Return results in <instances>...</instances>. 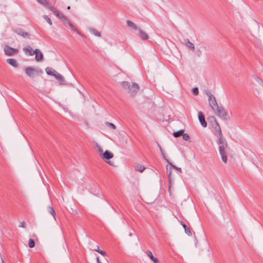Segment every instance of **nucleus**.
<instances>
[{"label":"nucleus","mask_w":263,"mask_h":263,"mask_svg":"<svg viewBox=\"0 0 263 263\" xmlns=\"http://www.w3.org/2000/svg\"><path fill=\"white\" fill-rule=\"evenodd\" d=\"M39 3L44 5L45 7L47 8L50 11H51L54 14L58 12L59 10L55 7L50 6L46 0H36Z\"/></svg>","instance_id":"nucleus-7"},{"label":"nucleus","mask_w":263,"mask_h":263,"mask_svg":"<svg viewBox=\"0 0 263 263\" xmlns=\"http://www.w3.org/2000/svg\"><path fill=\"white\" fill-rule=\"evenodd\" d=\"M193 93L195 95H197L199 93L198 89L197 87H195L192 90Z\"/></svg>","instance_id":"nucleus-34"},{"label":"nucleus","mask_w":263,"mask_h":263,"mask_svg":"<svg viewBox=\"0 0 263 263\" xmlns=\"http://www.w3.org/2000/svg\"><path fill=\"white\" fill-rule=\"evenodd\" d=\"M121 85L122 86V87L123 88H124V89H129V88L130 87V83L127 82V81H123V82H121Z\"/></svg>","instance_id":"nucleus-20"},{"label":"nucleus","mask_w":263,"mask_h":263,"mask_svg":"<svg viewBox=\"0 0 263 263\" xmlns=\"http://www.w3.org/2000/svg\"><path fill=\"white\" fill-rule=\"evenodd\" d=\"M45 70L47 74L52 76H54L56 72V71L54 69L50 67H47L45 69Z\"/></svg>","instance_id":"nucleus-18"},{"label":"nucleus","mask_w":263,"mask_h":263,"mask_svg":"<svg viewBox=\"0 0 263 263\" xmlns=\"http://www.w3.org/2000/svg\"><path fill=\"white\" fill-rule=\"evenodd\" d=\"M215 129L217 133H215V135L217 137L218 141V150L221 156L222 162L224 163H227V156L226 152V148L228 146L227 142L225 138L223 137L220 127L218 123L216 122Z\"/></svg>","instance_id":"nucleus-1"},{"label":"nucleus","mask_w":263,"mask_h":263,"mask_svg":"<svg viewBox=\"0 0 263 263\" xmlns=\"http://www.w3.org/2000/svg\"><path fill=\"white\" fill-rule=\"evenodd\" d=\"M97 261L98 263H102L101 261L100 260L99 257H97Z\"/></svg>","instance_id":"nucleus-40"},{"label":"nucleus","mask_w":263,"mask_h":263,"mask_svg":"<svg viewBox=\"0 0 263 263\" xmlns=\"http://www.w3.org/2000/svg\"><path fill=\"white\" fill-rule=\"evenodd\" d=\"M25 73L28 77L32 78L36 74L41 73L42 70L36 69L31 67H27L25 69Z\"/></svg>","instance_id":"nucleus-4"},{"label":"nucleus","mask_w":263,"mask_h":263,"mask_svg":"<svg viewBox=\"0 0 263 263\" xmlns=\"http://www.w3.org/2000/svg\"><path fill=\"white\" fill-rule=\"evenodd\" d=\"M138 30H139V33H140L139 36L141 40H148V39L149 38V36L146 33L144 32L141 29H138Z\"/></svg>","instance_id":"nucleus-14"},{"label":"nucleus","mask_w":263,"mask_h":263,"mask_svg":"<svg viewBox=\"0 0 263 263\" xmlns=\"http://www.w3.org/2000/svg\"><path fill=\"white\" fill-rule=\"evenodd\" d=\"M126 23H127V25H128V26L131 27L133 29H134V30H138V27L137 26V25L134 23L132 22L131 21L127 20V22H126Z\"/></svg>","instance_id":"nucleus-19"},{"label":"nucleus","mask_w":263,"mask_h":263,"mask_svg":"<svg viewBox=\"0 0 263 263\" xmlns=\"http://www.w3.org/2000/svg\"><path fill=\"white\" fill-rule=\"evenodd\" d=\"M67 9H70V6H68L67 7Z\"/></svg>","instance_id":"nucleus-42"},{"label":"nucleus","mask_w":263,"mask_h":263,"mask_svg":"<svg viewBox=\"0 0 263 263\" xmlns=\"http://www.w3.org/2000/svg\"><path fill=\"white\" fill-rule=\"evenodd\" d=\"M183 133H184V130L180 129L179 130L174 132L173 133V136L175 138H177V137H179L181 136V135H182Z\"/></svg>","instance_id":"nucleus-23"},{"label":"nucleus","mask_w":263,"mask_h":263,"mask_svg":"<svg viewBox=\"0 0 263 263\" xmlns=\"http://www.w3.org/2000/svg\"><path fill=\"white\" fill-rule=\"evenodd\" d=\"M43 17L50 25H52V21L48 16L44 15H43Z\"/></svg>","instance_id":"nucleus-32"},{"label":"nucleus","mask_w":263,"mask_h":263,"mask_svg":"<svg viewBox=\"0 0 263 263\" xmlns=\"http://www.w3.org/2000/svg\"><path fill=\"white\" fill-rule=\"evenodd\" d=\"M93 250L95 251L99 252V251L100 250L99 246H97L96 248L93 249Z\"/></svg>","instance_id":"nucleus-38"},{"label":"nucleus","mask_w":263,"mask_h":263,"mask_svg":"<svg viewBox=\"0 0 263 263\" xmlns=\"http://www.w3.org/2000/svg\"><path fill=\"white\" fill-rule=\"evenodd\" d=\"M18 227H21V228H26L25 222L24 221L20 222Z\"/></svg>","instance_id":"nucleus-35"},{"label":"nucleus","mask_w":263,"mask_h":263,"mask_svg":"<svg viewBox=\"0 0 263 263\" xmlns=\"http://www.w3.org/2000/svg\"><path fill=\"white\" fill-rule=\"evenodd\" d=\"M158 147L160 149V152H161V155L162 157V158L167 162L168 163L170 162V161L166 158L165 155H164V153L163 151V149L161 146V145L159 144H158Z\"/></svg>","instance_id":"nucleus-25"},{"label":"nucleus","mask_w":263,"mask_h":263,"mask_svg":"<svg viewBox=\"0 0 263 263\" xmlns=\"http://www.w3.org/2000/svg\"><path fill=\"white\" fill-rule=\"evenodd\" d=\"M180 223L184 228L185 233L189 236H192V234L190 228L187 227L185 223L182 221H180Z\"/></svg>","instance_id":"nucleus-15"},{"label":"nucleus","mask_w":263,"mask_h":263,"mask_svg":"<svg viewBox=\"0 0 263 263\" xmlns=\"http://www.w3.org/2000/svg\"><path fill=\"white\" fill-rule=\"evenodd\" d=\"M139 87L138 85L136 83H133L132 85H130V87L129 88V92L132 95H134L136 94L139 90Z\"/></svg>","instance_id":"nucleus-9"},{"label":"nucleus","mask_w":263,"mask_h":263,"mask_svg":"<svg viewBox=\"0 0 263 263\" xmlns=\"http://www.w3.org/2000/svg\"><path fill=\"white\" fill-rule=\"evenodd\" d=\"M167 173H168V178H170V176H171V171L170 170L169 171V173H168V171L167 170Z\"/></svg>","instance_id":"nucleus-39"},{"label":"nucleus","mask_w":263,"mask_h":263,"mask_svg":"<svg viewBox=\"0 0 263 263\" xmlns=\"http://www.w3.org/2000/svg\"><path fill=\"white\" fill-rule=\"evenodd\" d=\"M57 17H58L59 19L62 21L64 24L65 26H68L69 28L73 30V31L76 32L80 36L83 37L84 35L82 34L77 29V28L74 26L70 22V21L67 18L66 16H65L64 15H63L62 13H61L59 11L57 12V13L55 14Z\"/></svg>","instance_id":"nucleus-2"},{"label":"nucleus","mask_w":263,"mask_h":263,"mask_svg":"<svg viewBox=\"0 0 263 263\" xmlns=\"http://www.w3.org/2000/svg\"><path fill=\"white\" fill-rule=\"evenodd\" d=\"M28 246L30 248H33L35 246V242L32 239H30L28 242Z\"/></svg>","instance_id":"nucleus-29"},{"label":"nucleus","mask_w":263,"mask_h":263,"mask_svg":"<svg viewBox=\"0 0 263 263\" xmlns=\"http://www.w3.org/2000/svg\"><path fill=\"white\" fill-rule=\"evenodd\" d=\"M105 124L109 128H111L113 129H115L116 128V126L113 123H110L109 122H106Z\"/></svg>","instance_id":"nucleus-30"},{"label":"nucleus","mask_w":263,"mask_h":263,"mask_svg":"<svg viewBox=\"0 0 263 263\" xmlns=\"http://www.w3.org/2000/svg\"><path fill=\"white\" fill-rule=\"evenodd\" d=\"M173 168L175 169L176 170L178 171L180 173H182V170L180 167H177L176 166L173 165L171 162H169L168 163Z\"/></svg>","instance_id":"nucleus-31"},{"label":"nucleus","mask_w":263,"mask_h":263,"mask_svg":"<svg viewBox=\"0 0 263 263\" xmlns=\"http://www.w3.org/2000/svg\"><path fill=\"white\" fill-rule=\"evenodd\" d=\"M253 78L255 80V81L257 82L258 83H259L260 84H263V81H262V79L258 76L255 75V76H253Z\"/></svg>","instance_id":"nucleus-28"},{"label":"nucleus","mask_w":263,"mask_h":263,"mask_svg":"<svg viewBox=\"0 0 263 263\" xmlns=\"http://www.w3.org/2000/svg\"><path fill=\"white\" fill-rule=\"evenodd\" d=\"M37 49H36L35 50H33L31 47L28 46L23 48V51L26 54L29 55H33L36 52Z\"/></svg>","instance_id":"nucleus-10"},{"label":"nucleus","mask_w":263,"mask_h":263,"mask_svg":"<svg viewBox=\"0 0 263 263\" xmlns=\"http://www.w3.org/2000/svg\"><path fill=\"white\" fill-rule=\"evenodd\" d=\"M182 137H183V140H184L185 141H189L190 139V136L189 135V134H187L186 133H184V134L183 133Z\"/></svg>","instance_id":"nucleus-33"},{"label":"nucleus","mask_w":263,"mask_h":263,"mask_svg":"<svg viewBox=\"0 0 263 263\" xmlns=\"http://www.w3.org/2000/svg\"><path fill=\"white\" fill-rule=\"evenodd\" d=\"M35 54V59L36 61H40L43 59V55L40 49H37Z\"/></svg>","instance_id":"nucleus-16"},{"label":"nucleus","mask_w":263,"mask_h":263,"mask_svg":"<svg viewBox=\"0 0 263 263\" xmlns=\"http://www.w3.org/2000/svg\"><path fill=\"white\" fill-rule=\"evenodd\" d=\"M185 42H186V45L190 49H192V50H194L195 47H194V45L191 43V42H190L189 40V39H186V40H184Z\"/></svg>","instance_id":"nucleus-22"},{"label":"nucleus","mask_w":263,"mask_h":263,"mask_svg":"<svg viewBox=\"0 0 263 263\" xmlns=\"http://www.w3.org/2000/svg\"><path fill=\"white\" fill-rule=\"evenodd\" d=\"M213 110L215 111L216 115L219 118L224 120L228 119V115L223 107L218 105L216 106L215 108H213Z\"/></svg>","instance_id":"nucleus-3"},{"label":"nucleus","mask_w":263,"mask_h":263,"mask_svg":"<svg viewBox=\"0 0 263 263\" xmlns=\"http://www.w3.org/2000/svg\"><path fill=\"white\" fill-rule=\"evenodd\" d=\"M97 147H98L99 152L100 153V155H102V153H103V149L101 148V147L100 146H97Z\"/></svg>","instance_id":"nucleus-37"},{"label":"nucleus","mask_w":263,"mask_h":263,"mask_svg":"<svg viewBox=\"0 0 263 263\" xmlns=\"http://www.w3.org/2000/svg\"><path fill=\"white\" fill-rule=\"evenodd\" d=\"M4 50L5 54L8 56L13 55L18 52V50L17 49L12 48L8 45L5 46Z\"/></svg>","instance_id":"nucleus-6"},{"label":"nucleus","mask_w":263,"mask_h":263,"mask_svg":"<svg viewBox=\"0 0 263 263\" xmlns=\"http://www.w3.org/2000/svg\"><path fill=\"white\" fill-rule=\"evenodd\" d=\"M48 211L55 219V213L54 210L53 208V207L48 206Z\"/></svg>","instance_id":"nucleus-26"},{"label":"nucleus","mask_w":263,"mask_h":263,"mask_svg":"<svg viewBox=\"0 0 263 263\" xmlns=\"http://www.w3.org/2000/svg\"><path fill=\"white\" fill-rule=\"evenodd\" d=\"M6 62L14 67H17V63L16 61L14 59H7Z\"/></svg>","instance_id":"nucleus-17"},{"label":"nucleus","mask_w":263,"mask_h":263,"mask_svg":"<svg viewBox=\"0 0 263 263\" xmlns=\"http://www.w3.org/2000/svg\"><path fill=\"white\" fill-rule=\"evenodd\" d=\"M144 170H145V167L141 164H139L137 165L135 167V170L137 171H138L140 173L143 172Z\"/></svg>","instance_id":"nucleus-24"},{"label":"nucleus","mask_w":263,"mask_h":263,"mask_svg":"<svg viewBox=\"0 0 263 263\" xmlns=\"http://www.w3.org/2000/svg\"><path fill=\"white\" fill-rule=\"evenodd\" d=\"M146 253L147 255L151 258V259L154 262V263H159L158 259L153 256L152 252L151 251H146Z\"/></svg>","instance_id":"nucleus-13"},{"label":"nucleus","mask_w":263,"mask_h":263,"mask_svg":"<svg viewBox=\"0 0 263 263\" xmlns=\"http://www.w3.org/2000/svg\"><path fill=\"white\" fill-rule=\"evenodd\" d=\"M98 253L101 254L104 257H107V254L106 252L105 251H104L100 250Z\"/></svg>","instance_id":"nucleus-36"},{"label":"nucleus","mask_w":263,"mask_h":263,"mask_svg":"<svg viewBox=\"0 0 263 263\" xmlns=\"http://www.w3.org/2000/svg\"><path fill=\"white\" fill-rule=\"evenodd\" d=\"M105 162H106V163H107L108 164H109V165H112V164H111V161H105Z\"/></svg>","instance_id":"nucleus-41"},{"label":"nucleus","mask_w":263,"mask_h":263,"mask_svg":"<svg viewBox=\"0 0 263 263\" xmlns=\"http://www.w3.org/2000/svg\"><path fill=\"white\" fill-rule=\"evenodd\" d=\"M54 77L58 80L60 81H64V78L63 77L61 74H60L59 73H58V72L56 71Z\"/></svg>","instance_id":"nucleus-27"},{"label":"nucleus","mask_w":263,"mask_h":263,"mask_svg":"<svg viewBox=\"0 0 263 263\" xmlns=\"http://www.w3.org/2000/svg\"><path fill=\"white\" fill-rule=\"evenodd\" d=\"M114 155L108 151H105L102 155V158L104 160H109L113 158Z\"/></svg>","instance_id":"nucleus-11"},{"label":"nucleus","mask_w":263,"mask_h":263,"mask_svg":"<svg viewBox=\"0 0 263 263\" xmlns=\"http://www.w3.org/2000/svg\"><path fill=\"white\" fill-rule=\"evenodd\" d=\"M13 31L17 35L23 36V37H28L29 36V33L26 32L22 28H18L13 30Z\"/></svg>","instance_id":"nucleus-8"},{"label":"nucleus","mask_w":263,"mask_h":263,"mask_svg":"<svg viewBox=\"0 0 263 263\" xmlns=\"http://www.w3.org/2000/svg\"><path fill=\"white\" fill-rule=\"evenodd\" d=\"M198 119L201 123V125L203 127H205L207 126L206 122L205 120L204 115L201 112L198 113Z\"/></svg>","instance_id":"nucleus-12"},{"label":"nucleus","mask_w":263,"mask_h":263,"mask_svg":"<svg viewBox=\"0 0 263 263\" xmlns=\"http://www.w3.org/2000/svg\"><path fill=\"white\" fill-rule=\"evenodd\" d=\"M206 94L208 96L209 105H210L212 109L213 108H215L216 106H218V104L216 101L215 97L209 91H208L206 92Z\"/></svg>","instance_id":"nucleus-5"},{"label":"nucleus","mask_w":263,"mask_h":263,"mask_svg":"<svg viewBox=\"0 0 263 263\" xmlns=\"http://www.w3.org/2000/svg\"><path fill=\"white\" fill-rule=\"evenodd\" d=\"M89 31L91 33L94 34L95 36L100 37L101 33L93 28H90Z\"/></svg>","instance_id":"nucleus-21"}]
</instances>
